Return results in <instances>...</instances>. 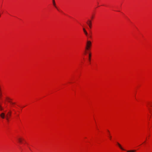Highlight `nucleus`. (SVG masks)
I'll return each instance as SVG.
<instances>
[{
  "label": "nucleus",
  "mask_w": 152,
  "mask_h": 152,
  "mask_svg": "<svg viewBox=\"0 0 152 152\" xmlns=\"http://www.w3.org/2000/svg\"><path fill=\"white\" fill-rule=\"evenodd\" d=\"M12 112L10 110L7 113L5 116V113H2L0 115V116L3 118L4 119L5 118L8 121H9V118L11 115Z\"/></svg>",
  "instance_id": "obj_1"
},
{
  "label": "nucleus",
  "mask_w": 152,
  "mask_h": 152,
  "mask_svg": "<svg viewBox=\"0 0 152 152\" xmlns=\"http://www.w3.org/2000/svg\"><path fill=\"white\" fill-rule=\"evenodd\" d=\"M89 37H91V35H90V36H89Z\"/></svg>",
  "instance_id": "obj_14"
},
{
  "label": "nucleus",
  "mask_w": 152,
  "mask_h": 152,
  "mask_svg": "<svg viewBox=\"0 0 152 152\" xmlns=\"http://www.w3.org/2000/svg\"><path fill=\"white\" fill-rule=\"evenodd\" d=\"M7 99L8 100V102L10 103L13 106L15 104V102H13L11 101L12 99L9 98H7Z\"/></svg>",
  "instance_id": "obj_4"
},
{
  "label": "nucleus",
  "mask_w": 152,
  "mask_h": 152,
  "mask_svg": "<svg viewBox=\"0 0 152 152\" xmlns=\"http://www.w3.org/2000/svg\"><path fill=\"white\" fill-rule=\"evenodd\" d=\"M18 140L19 142L21 143L22 142V139L21 138H19L18 139Z\"/></svg>",
  "instance_id": "obj_9"
},
{
  "label": "nucleus",
  "mask_w": 152,
  "mask_h": 152,
  "mask_svg": "<svg viewBox=\"0 0 152 152\" xmlns=\"http://www.w3.org/2000/svg\"><path fill=\"white\" fill-rule=\"evenodd\" d=\"M91 54L89 53V60L90 61L91 60Z\"/></svg>",
  "instance_id": "obj_10"
},
{
  "label": "nucleus",
  "mask_w": 152,
  "mask_h": 152,
  "mask_svg": "<svg viewBox=\"0 0 152 152\" xmlns=\"http://www.w3.org/2000/svg\"><path fill=\"white\" fill-rule=\"evenodd\" d=\"M91 45V42L90 41H87L86 44V46L87 47H90Z\"/></svg>",
  "instance_id": "obj_3"
},
{
  "label": "nucleus",
  "mask_w": 152,
  "mask_h": 152,
  "mask_svg": "<svg viewBox=\"0 0 152 152\" xmlns=\"http://www.w3.org/2000/svg\"><path fill=\"white\" fill-rule=\"evenodd\" d=\"M109 137L110 138V139L111 140V136L109 135Z\"/></svg>",
  "instance_id": "obj_13"
},
{
  "label": "nucleus",
  "mask_w": 152,
  "mask_h": 152,
  "mask_svg": "<svg viewBox=\"0 0 152 152\" xmlns=\"http://www.w3.org/2000/svg\"><path fill=\"white\" fill-rule=\"evenodd\" d=\"M135 151L136 150H128L127 151V152H135Z\"/></svg>",
  "instance_id": "obj_8"
},
{
  "label": "nucleus",
  "mask_w": 152,
  "mask_h": 152,
  "mask_svg": "<svg viewBox=\"0 0 152 152\" xmlns=\"http://www.w3.org/2000/svg\"><path fill=\"white\" fill-rule=\"evenodd\" d=\"M108 132H109V130H108Z\"/></svg>",
  "instance_id": "obj_15"
},
{
  "label": "nucleus",
  "mask_w": 152,
  "mask_h": 152,
  "mask_svg": "<svg viewBox=\"0 0 152 152\" xmlns=\"http://www.w3.org/2000/svg\"><path fill=\"white\" fill-rule=\"evenodd\" d=\"M87 24L88 25L90 28H91L92 26V22L91 20H88V21L86 22Z\"/></svg>",
  "instance_id": "obj_2"
},
{
  "label": "nucleus",
  "mask_w": 152,
  "mask_h": 152,
  "mask_svg": "<svg viewBox=\"0 0 152 152\" xmlns=\"http://www.w3.org/2000/svg\"><path fill=\"white\" fill-rule=\"evenodd\" d=\"M3 110V108H2L1 105H0V110Z\"/></svg>",
  "instance_id": "obj_12"
},
{
  "label": "nucleus",
  "mask_w": 152,
  "mask_h": 152,
  "mask_svg": "<svg viewBox=\"0 0 152 152\" xmlns=\"http://www.w3.org/2000/svg\"><path fill=\"white\" fill-rule=\"evenodd\" d=\"M83 30L84 32L85 35L86 36H87L88 35V33L87 32V31H86V30L84 28H83Z\"/></svg>",
  "instance_id": "obj_6"
},
{
  "label": "nucleus",
  "mask_w": 152,
  "mask_h": 152,
  "mask_svg": "<svg viewBox=\"0 0 152 152\" xmlns=\"http://www.w3.org/2000/svg\"><path fill=\"white\" fill-rule=\"evenodd\" d=\"M117 144L118 145V146H119V147L121 149V150H124L125 151V150L121 146V145L118 142H117Z\"/></svg>",
  "instance_id": "obj_5"
},
{
  "label": "nucleus",
  "mask_w": 152,
  "mask_h": 152,
  "mask_svg": "<svg viewBox=\"0 0 152 152\" xmlns=\"http://www.w3.org/2000/svg\"><path fill=\"white\" fill-rule=\"evenodd\" d=\"M53 5L56 8L57 7L56 6V3H55V0H53Z\"/></svg>",
  "instance_id": "obj_7"
},
{
  "label": "nucleus",
  "mask_w": 152,
  "mask_h": 152,
  "mask_svg": "<svg viewBox=\"0 0 152 152\" xmlns=\"http://www.w3.org/2000/svg\"><path fill=\"white\" fill-rule=\"evenodd\" d=\"M23 140V139H22V140Z\"/></svg>",
  "instance_id": "obj_16"
},
{
  "label": "nucleus",
  "mask_w": 152,
  "mask_h": 152,
  "mask_svg": "<svg viewBox=\"0 0 152 152\" xmlns=\"http://www.w3.org/2000/svg\"><path fill=\"white\" fill-rule=\"evenodd\" d=\"M90 47H86V50H89V48H90Z\"/></svg>",
  "instance_id": "obj_11"
}]
</instances>
